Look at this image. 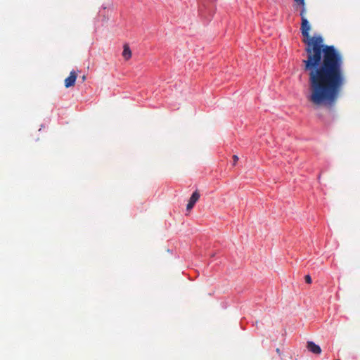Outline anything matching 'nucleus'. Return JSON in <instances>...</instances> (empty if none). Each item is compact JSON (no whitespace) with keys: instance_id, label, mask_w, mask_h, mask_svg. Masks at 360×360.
I'll return each mask as SVG.
<instances>
[{"instance_id":"1","label":"nucleus","mask_w":360,"mask_h":360,"mask_svg":"<svg viewBox=\"0 0 360 360\" xmlns=\"http://www.w3.org/2000/svg\"><path fill=\"white\" fill-rule=\"evenodd\" d=\"M301 6L300 30L306 53L302 62L303 70L308 75L307 100L316 107L332 108L346 83L343 57L334 46L325 44L321 35L310 36L306 6Z\"/></svg>"},{"instance_id":"2","label":"nucleus","mask_w":360,"mask_h":360,"mask_svg":"<svg viewBox=\"0 0 360 360\" xmlns=\"http://www.w3.org/2000/svg\"><path fill=\"white\" fill-rule=\"evenodd\" d=\"M77 77V73L75 70H72L70 75L64 81L65 86L66 88L74 86Z\"/></svg>"},{"instance_id":"3","label":"nucleus","mask_w":360,"mask_h":360,"mask_svg":"<svg viewBox=\"0 0 360 360\" xmlns=\"http://www.w3.org/2000/svg\"><path fill=\"white\" fill-rule=\"evenodd\" d=\"M200 196V195L198 191L193 193L186 206V210L188 211H190L193 207L195 202L199 200Z\"/></svg>"},{"instance_id":"4","label":"nucleus","mask_w":360,"mask_h":360,"mask_svg":"<svg viewBox=\"0 0 360 360\" xmlns=\"http://www.w3.org/2000/svg\"><path fill=\"white\" fill-rule=\"evenodd\" d=\"M307 347L309 352L315 354H320L321 353V349L312 341H308Z\"/></svg>"},{"instance_id":"5","label":"nucleus","mask_w":360,"mask_h":360,"mask_svg":"<svg viewBox=\"0 0 360 360\" xmlns=\"http://www.w3.org/2000/svg\"><path fill=\"white\" fill-rule=\"evenodd\" d=\"M122 56L126 60H128L131 57V51L128 44L124 45Z\"/></svg>"},{"instance_id":"6","label":"nucleus","mask_w":360,"mask_h":360,"mask_svg":"<svg viewBox=\"0 0 360 360\" xmlns=\"http://www.w3.org/2000/svg\"><path fill=\"white\" fill-rule=\"evenodd\" d=\"M304 279H305L306 283H308V284H310L312 282L311 278V276L309 275H306L304 276Z\"/></svg>"},{"instance_id":"7","label":"nucleus","mask_w":360,"mask_h":360,"mask_svg":"<svg viewBox=\"0 0 360 360\" xmlns=\"http://www.w3.org/2000/svg\"><path fill=\"white\" fill-rule=\"evenodd\" d=\"M297 4L300 6H306L304 0H294Z\"/></svg>"},{"instance_id":"8","label":"nucleus","mask_w":360,"mask_h":360,"mask_svg":"<svg viewBox=\"0 0 360 360\" xmlns=\"http://www.w3.org/2000/svg\"><path fill=\"white\" fill-rule=\"evenodd\" d=\"M233 165H235L238 160V157L237 155H234L233 156Z\"/></svg>"},{"instance_id":"9","label":"nucleus","mask_w":360,"mask_h":360,"mask_svg":"<svg viewBox=\"0 0 360 360\" xmlns=\"http://www.w3.org/2000/svg\"><path fill=\"white\" fill-rule=\"evenodd\" d=\"M82 79L83 81H84L86 79V76L85 75L82 76Z\"/></svg>"},{"instance_id":"10","label":"nucleus","mask_w":360,"mask_h":360,"mask_svg":"<svg viewBox=\"0 0 360 360\" xmlns=\"http://www.w3.org/2000/svg\"><path fill=\"white\" fill-rule=\"evenodd\" d=\"M276 352H277L278 353H279V352H280V349H279L278 348H277V349H276Z\"/></svg>"}]
</instances>
